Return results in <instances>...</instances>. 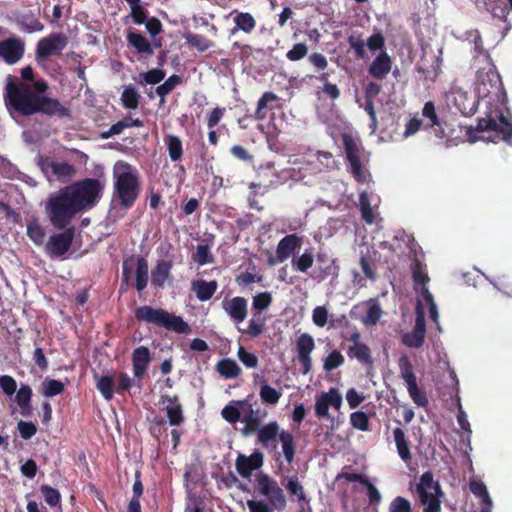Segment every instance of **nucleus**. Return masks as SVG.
I'll list each match as a JSON object with an SVG mask.
<instances>
[{
    "mask_svg": "<svg viewBox=\"0 0 512 512\" xmlns=\"http://www.w3.org/2000/svg\"><path fill=\"white\" fill-rule=\"evenodd\" d=\"M64 391V384L55 379H45L42 383V394L45 397H54Z\"/></svg>",
    "mask_w": 512,
    "mask_h": 512,
    "instance_id": "obj_56",
    "label": "nucleus"
},
{
    "mask_svg": "<svg viewBox=\"0 0 512 512\" xmlns=\"http://www.w3.org/2000/svg\"><path fill=\"white\" fill-rule=\"evenodd\" d=\"M140 99V94L132 85L125 87L121 94L122 105L129 110L137 109L140 103Z\"/></svg>",
    "mask_w": 512,
    "mask_h": 512,
    "instance_id": "obj_43",
    "label": "nucleus"
},
{
    "mask_svg": "<svg viewBox=\"0 0 512 512\" xmlns=\"http://www.w3.org/2000/svg\"><path fill=\"white\" fill-rule=\"evenodd\" d=\"M315 348V342L310 334H301L296 341L297 359L301 365V373L307 375L312 369L311 353Z\"/></svg>",
    "mask_w": 512,
    "mask_h": 512,
    "instance_id": "obj_15",
    "label": "nucleus"
},
{
    "mask_svg": "<svg viewBox=\"0 0 512 512\" xmlns=\"http://www.w3.org/2000/svg\"><path fill=\"white\" fill-rule=\"evenodd\" d=\"M166 145L171 161H179L183 155L181 139L176 135H168L166 138Z\"/></svg>",
    "mask_w": 512,
    "mask_h": 512,
    "instance_id": "obj_47",
    "label": "nucleus"
},
{
    "mask_svg": "<svg viewBox=\"0 0 512 512\" xmlns=\"http://www.w3.org/2000/svg\"><path fill=\"white\" fill-rule=\"evenodd\" d=\"M256 433L258 442L266 448L269 447L278 437L281 442L286 462L291 464L294 461L296 445L294 436L291 432L287 430H280L279 424L276 421H271L260 427Z\"/></svg>",
    "mask_w": 512,
    "mask_h": 512,
    "instance_id": "obj_8",
    "label": "nucleus"
},
{
    "mask_svg": "<svg viewBox=\"0 0 512 512\" xmlns=\"http://www.w3.org/2000/svg\"><path fill=\"white\" fill-rule=\"evenodd\" d=\"M359 208L362 219L367 224H372L375 220L373 210L371 207L370 199L366 191H362L359 194Z\"/></svg>",
    "mask_w": 512,
    "mask_h": 512,
    "instance_id": "obj_51",
    "label": "nucleus"
},
{
    "mask_svg": "<svg viewBox=\"0 0 512 512\" xmlns=\"http://www.w3.org/2000/svg\"><path fill=\"white\" fill-rule=\"evenodd\" d=\"M393 437L398 455L401 458V460L405 463L410 462L412 459V455L410 452L408 440L403 429L396 427L393 430Z\"/></svg>",
    "mask_w": 512,
    "mask_h": 512,
    "instance_id": "obj_34",
    "label": "nucleus"
},
{
    "mask_svg": "<svg viewBox=\"0 0 512 512\" xmlns=\"http://www.w3.org/2000/svg\"><path fill=\"white\" fill-rule=\"evenodd\" d=\"M415 492L418 495L424 512H440L443 495L440 484L433 479L431 471L424 472L416 484Z\"/></svg>",
    "mask_w": 512,
    "mask_h": 512,
    "instance_id": "obj_9",
    "label": "nucleus"
},
{
    "mask_svg": "<svg viewBox=\"0 0 512 512\" xmlns=\"http://www.w3.org/2000/svg\"><path fill=\"white\" fill-rule=\"evenodd\" d=\"M48 84L45 80L33 83L12 82L6 86L5 104L10 113L21 116L43 114L49 117H68L70 110L58 99L47 97Z\"/></svg>",
    "mask_w": 512,
    "mask_h": 512,
    "instance_id": "obj_2",
    "label": "nucleus"
},
{
    "mask_svg": "<svg viewBox=\"0 0 512 512\" xmlns=\"http://www.w3.org/2000/svg\"><path fill=\"white\" fill-rule=\"evenodd\" d=\"M317 261L320 263V266L318 268L316 278L324 280L329 276H338L339 267L335 264V260H329L326 254L319 253L317 255Z\"/></svg>",
    "mask_w": 512,
    "mask_h": 512,
    "instance_id": "obj_35",
    "label": "nucleus"
},
{
    "mask_svg": "<svg viewBox=\"0 0 512 512\" xmlns=\"http://www.w3.org/2000/svg\"><path fill=\"white\" fill-rule=\"evenodd\" d=\"M426 336L425 315L418 304L415 317V325L411 332L402 335V343L408 348L418 349L423 346Z\"/></svg>",
    "mask_w": 512,
    "mask_h": 512,
    "instance_id": "obj_13",
    "label": "nucleus"
},
{
    "mask_svg": "<svg viewBox=\"0 0 512 512\" xmlns=\"http://www.w3.org/2000/svg\"><path fill=\"white\" fill-rule=\"evenodd\" d=\"M422 115L429 121L424 125V128H432L436 137L443 138L445 136V131L432 101H428L424 104Z\"/></svg>",
    "mask_w": 512,
    "mask_h": 512,
    "instance_id": "obj_27",
    "label": "nucleus"
},
{
    "mask_svg": "<svg viewBox=\"0 0 512 512\" xmlns=\"http://www.w3.org/2000/svg\"><path fill=\"white\" fill-rule=\"evenodd\" d=\"M272 295L270 292H261L253 297L252 306L258 312L267 309L272 303Z\"/></svg>",
    "mask_w": 512,
    "mask_h": 512,
    "instance_id": "obj_62",
    "label": "nucleus"
},
{
    "mask_svg": "<svg viewBox=\"0 0 512 512\" xmlns=\"http://www.w3.org/2000/svg\"><path fill=\"white\" fill-rule=\"evenodd\" d=\"M342 144L352 177L359 184L366 183L370 173L363 166L366 156L361 141L349 133H343Z\"/></svg>",
    "mask_w": 512,
    "mask_h": 512,
    "instance_id": "obj_7",
    "label": "nucleus"
},
{
    "mask_svg": "<svg viewBox=\"0 0 512 512\" xmlns=\"http://www.w3.org/2000/svg\"><path fill=\"white\" fill-rule=\"evenodd\" d=\"M342 405V395L335 388H331L328 392H323L315 403V415L318 418L328 417L329 407L340 409Z\"/></svg>",
    "mask_w": 512,
    "mask_h": 512,
    "instance_id": "obj_17",
    "label": "nucleus"
},
{
    "mask_svg": "<svg viewBox=\"0 0 512 512\" xmlns=\"http://www.w3.org/2000/svg\"><path fill=\"white\" fill-rule=\"evenodd\" d=\"M51 172L59 181L66 182L70 180L76 173L75 167L68 162L52 161L49 164Z\"/></svg>",
    "mask_w": 512,
    "mask_h": 512,
    "instance_id": "obj_38",
    "label": "nucleus"
},
{
    "mask_svg": "<svg viewBox=\"0 0 512 512\" xmlns=\"http://www.w3.org/2000/svg\"><path fill=\"white\" fill-rule=\"evenodd\" d=\"M40 491L45 499V502L51 506V507H55L57 505L60 504V501H61V495H60V492L47 485V484H43L41 487H40Z\"/></svg>",
    "mask_w": 512,
    "mask_h": 512,
    "instance_id": "obj_57",
    "label": "nucleus"
},
{
    "mask_svg": "<svg viewBox=\"0 0 512 512\" xmlns=\"http://www.w3.org/2000/svg\"><path fill=\"white\" fill-rule=\"evenodd\" d=\"M488 10L492 13L493 17L506 23L505 30L511 29L508 15L512 13V0H492L488 3Z\"/></svg>",
    "mask_w": 512,
    "mask_h": 512,
    "instance_id": "obj_26",
    "label": "nucleus"
},
{
    "mask_svg": "<svg viewBox=\"0 0 512 512\" xmlns=\"http://www.w3.org/2000/svg\"><path fill=\"white\" fill-rule=\"evenodd\" d=\"M235 28L245 33H251L256 27V20L248 12H239L233 18Z\"/></svg>",
    "mask_w": 512,
    "mask_h": 512,
    "instance_id": "obj_44",
    "label": "nucleus"
},
{
    "mask_svg": "<svg viewBox=\"0 0 512 512\" xmlns=\"http://www.w3.org/2000/svg\"><path fill=\"white\" fill-rule=\"evenodd\" d=\"M217 372L226 379L237 378L241 374V368L234 359L223 358L216 364Z\"/></svg>",
    "mask_w": 512,
    "mask_h": 512,
    "instance_id": "obj_37",
    "label": "nucleus"
},
{
    "mask_svg": "<svg viewBox=\"0 0 512 512\" xmlns=\"http://www.w3.org/2000/svg\"><path fill=\"white\" fill-rule=\"evenodd\" d=\"M61 233H56L50 236L46 244V252L52 258H59L66 254L73 242L75 229L73 227L64 228Z\"/></svg>",
    "mask_w": 512,
    "mask_h": 512,
    "instance_id": "obj_12",
    "label": "nucleus"
},
{
    "mask_svg": "<svg viewBox=\"0 0 512 512\" xmlns=\"http://www.w3.org/2000/svg\"><path fill=\"white\" fill-rule=\"evenodd\" d=\"M412 279L415 285H420L422 290L427 288V283L430 278L427 273L426 265L423 264L419 259L415 258L411 264Z\"/></svg>",
    "mask_w": 512,
    "mask_h": 512,
    "instance_id": "obj_41",
    "label": "nucleus"
},
{
    "mask_svg": "<svg viewBox=\"0 0 512 512\" xmlns=\"http://www.w3.org/2000/svg\"><path fill=\"white\" fill-rule=\"evenodd\" d=\"M478 101L467 93L459 92L455 96V106L464 116H471L477 111Z\"/></svg>",
    "mask_w": 512,
    "mask_h": 512,
    "instance_id": "obj_36",
    "label": "nucleus"
},
{
    "mask_svg": "<svg viewBox=\"0 0 512 512\" xmlns=\"http://www.w3.org/2000/svg\"><path fill=\"white\" fill-rule=\"evenodd\" d=\"M172 261L159 260L151 272V284L156 288H163L166 280L169 278Z\"/></svg>",
    "mask_w": 512,
    "mask_h": 512,
    "instance_id": "obj_30",
    "label": "nucleus"
},
{
    "mask_svg": "<svg viewBox=\"0 0 512 512\" xmlns=\"http://www.w3.org/2000/svg\"><path fill=\"white\" fill-rule=\"evenodd\" d=\"M80 212L93 208L101 197L103 186L96 178H85L64 187Z\"/></svg>",
    "mask_w": 512,
    "mask_h": 512,
    "instance_id": "obj_6",
    "label": "nucleus"
},
{
    "mask_svg": "<svg viewBox=\"0 0 512 512\" xmlns=\"http://www.w3.org/2000/svg\"><path fill=\"white\" fill-rule=\"evenodd\" d=\"M27 236L35 245H42L45 240V231L36 219L27 224Z\"/></svg>",
    "mask_w": 512,
    "mask_h": 512,
    "instance_id": "obj_50",
    "label": "nucleus"
},
{
    "mask_svg": "<svg viewBox=\"0 0 512 512\" xmlns=\"http://www.w3.org/2000/svg\"><path fill=\"white\" fill-rule=\"evenodd\" d=\"M286 490L291 496L292 500H296L302 511L305 510V505L308 503V499L304 490V487L300 484L297 476H291L288 478L285 485Z\"/></svg>",
    "mask_w": 512,
    "mask_h": 512,
    "instance_id": "obj_33",
    "label": "nucleus"
},
{
    "mask_svg": "<svg viewBox=\"0 0 512 512\" xmlns=\"http://www.w3.org/2000/svg\"><path fill=\"white\" fill-rule=\"evenodd\" d=\"M135 318L139 322L153 324L177 334H190L191 327L181 316L169 313L162 308H154L150 305H143L135 310Z\"/></svg>",
    "mask_w": 512,
    "mask_h": 512,
    "instance_id": "obj_4",
    "label": "nucleus"
},
{
    "mask_svg": "<svg viewBox=\"0 0 512 512\" xmlns=\"http://www.w3.org/2000/svg\"><path fill=\"white\" fill-rule=\"evenodd\" d=\"M45 212L51 224L57 229L66 228L74 217L81 213L65 188L49 196Z\"/></svg>",
    "mask_w": 512,
    "mask_h": 512,
    "instance_id": "obj_5",
    "label": "nucleus"
},
{
    "mask_svg": "<svg viewBox=\"0 0 512 512\" xmlns=\"http://www.w3.org/2000/svg\"><path fill=\"white\" fill-rule=\"evenodd\" d=\"M302 245V238L297 234H289L283 237L277 245L276 257L279 262L286 261Z\"/></svg>",
    "mask_w": 512,
    "mask_h": 512,
    "instance_id": "obj_22",
    "label": "nucleus"
},
{
    "mask_svg": "<svg viewBox=\"0 0 512 512\" xmlns=\"http://www.w3.org/2000/svg\"><path fill=\"white\" fill-rule=\"evenodd\" d=\"M246 405H248V401L246 400L231 402L222 409L221 416L228 423L235 424L242 419L240 414V407L245 410Z\"/></svg>",
    "mask_w": 512,
    "mask_h": 512,
    "instance_id": "obj_40",
    "label": "nucleus"
},
{
    "mask_svg": "<svg viewBox=\"0 0 512 512\" xmlns=\"http://www.w3.org/2000/svg\"><path fill=\"white\" fill-rule=\"evenodd\" d=\"M113 195L119 205L129 209L134 206L141 192L139 171L125 161H117L113 167Z\"/></svg>",
    "mask_w": 512,
    "mask_h": 512,
    "instance_id": "obj_3",
    "label": "nucleus"
},
{
    "mask_svg": "<svg viewBox=\"0 0 512 512\" xmlns=\"http://www.w3.org/2000/svg\"><path fill=\"white\" fill-rule=\"evenodd\" d=\"M264 455L261 451L255 449L249 456L239 453L235 460L237 473L243 478H250L252 473L263 466Z\"/></svg>",
    "mask_w": 512,
    "mask_h": 512,
    "instance_id": "obj_14",
    "label": "nucleus"
},
{
    "mask_svg": "<svg viewBox=\"0 0 512 512\" xmlns=\"http://www.w3.org/2000/svg\"><path fill=\"white\" fill-rule=\"evenodd\" d=\"M185 39L189 45L194 47L198 52H205L214 46V42L201 34H188Z\"/></svg>",
    "mask_w": 512,
    "mask_h": 512,
    "instance_id": "obj_48",
    "label": "nucleus"
},
{
    "mask_svg": "<svg viewBox=\"0 0 512 512\" xmlns=\"http://www.w3.org/2000/svg\"><path fill=\"white\" fill-rule=\"evenodd\" d=\"M278 99L279 97L274 92H264L257 102L256 111L253 114L254 119L258 121L264 120L266 118V109H268V104L275 102Z\"/></svg>",
    "mask_w": 512,
    "mask_h": 512,
    "instance_id": "obj_42",
    "label": "nucleus"
},
{
    "mask_svg": "<svg viewBox=\"0 0 512 512\" xmlns=\"http://www.w3.org/2000/svg\"><path fill=\"white\" fill-rule=\"evenodd\" d=\"M246 407L247 409L244 410L246 414L241 419L245 425L240 431L242 435L249 436L256 433L262 427L261 420L267 416V412L261 409L254 410L250 403Z\"/></svg>",
    "mask_w": 512,
    "mask_h": 512,
    "instance_id": "obj_21",
    "label": "nucleus"
},
{
    "mask_svg": "<svg viewBox=\"0 0 512 512\" xmlns=\"http://www.w3.org/2000/svg\"><path fill=\"white\" fill-rule=\"evenodd\" d=\"M392 61L387 52L383 51L372 61L368 68L369 74L378 80H383L387 77L391 70Z\"/></svg>",
    "mask_w": 512,
    "mask_h": 512,
    "instance_id": "obj_25",
    "label": "nucleus"
},
{
    "mask_svg": "<svg viewBox=\"0 0 512 512\" xmlns=\"http://www.w3.org/2000/svg\"><path fill=\"white\" fill-rule=\"evenodd\" d=\"M350 424L353 428L360 431L369 430V418L363 411H355L350 415Z\"/></svg>",
    "mask_w": 512,
    "mask_h": 512,
    "instance_id": "obj_58",
    "label": "nucleus"
},
{
    "mask_svg": "<svg viewBox=\"0 0 512 512\" xmlns=\"http://www.w3.org/2000/svg\"><path fill=\"white\" fill-rule=\"evenodd\" d=\"M182 83V77L176 74L171 75L166 81L160 84L156 88V94L161 97V101L163 102L165 96L171 93L175 87Z\"/></svg>",
    "mask_w": 512,
    "mask_h": 512,
    "instance_id": "obj_53",
    "label": "nucleus"
},
{
    "mask_svg": "<svg viewBox=\"0 0 512 512\" xmlns=\"http://www.w3.org/2000/svg\"><path fill=\"white\" fill-rule=\"evenodd\" d=\"M135 277V288L138 292H141L146 288L149 279L148 263L147 260L142 256H138L136 258Z\"/></svg>",
    "mask_w": 512,
    "mask_h": 512,
    "instance_id": "obj_39",
    "label": "nucleus"
},
{
    "mask_svg": "<svg viewBox=\"0 0 512 512\" xmlns=\"http://www.w3.org/2000/svg\"><path fill=\"white\" fill-rule=\"evenodd\" d=\"M291 263L295 271L306 273L314 263V255L312 249L306 250L302 255L298 257H294Z\"/></svg>",
    "mask_w": 512,
    "mask_h": 512,
    "instance_id": "obj_45",
    "label": "nucleus"
},
{
    "mask_svg": "<svg viewBox=\"0 0 512 512\" xmlns=\"http://www.w3.org/2000/svg\"><path fill=\"white\" fill-rule=\"evenodd\" d=\"M308 54V46L306 43H296L287 53L286 57L289 61L296 62L303 59Z\"/></svg>",
    "mask_w": 512,
    "mask_h": 512,
    "instance_id": "obj_64",
    "label": "nucleus"
},
{
    "mask_svg": "<svg viewBox=\"0 0 512 512\" xmlns=\"http://www.w3.org/2000/svg\"><path fill=\"white\" fill-rule=\"evenodd\" d=\"M347 356L350 359L357 360L361 365L365 367H372L373 365L371 349L365 343L350 345L347 348Z\"/></svg>",
    "mask_w": 512,
    "mask_h": 512,
    "instance_id": "obj_31",
    "label": "nucleus"
},
{
    "mask_svg": "<svg viewBox=\"0 0 512 512\" xmlns=\"http://www.w3.org/2000/svg\"><path fill=\"white\" fill-rule=\"evenodd\" d=\"M344 356L338 350H333L329 355L324 359L323 368L325 371H332L344 363Z\"/></svg>",
    "mask_w": 512,
    "mask_h": 512,
    "instance_id": "obj_59",
    "label": "nucleus"
},
{
    "mask_svg": "<svg viewBox=\"0 0 512 512\" xmlns=\"http://www.w3.org/2000/svg\"><path fill=\"white\" fill-rule=\"evenodd\" d=\"M151 359L150 350L146 346H139L134 349L132 353V366L135 377H143L151 362Z\"/></svg>",
    "mask_w": 512,
    "mask_h": 512,
    "instance_id": "obj_24",
    "label": "nucleus"
},
{
    "mask_svg": "<svg viewBox=\"0 0 512 512\" xmlns=\"http://www.w3.org/2000/svg\"><path fill=\"white\" fill-rule=\"evenodd\" d=\"M341 479H345L349 482H358L361 485L365 486L367 490V497L370 504H377L381 501V493L374 486V484L371 483L367 476L360 473H350L342 471L336 476V481H339Z\"/></svg>",
    "mask_w": 512,
    "mask_h": 512,
    "instance_id": "obj_20",
    "label": "nucleus"
},
{
    "mask_svg": "<svg viewBox=\"0 0 512 512\" xmlns=\"http://www.w3.org/2000/svg\"><path fill=\"white\" fill-rule=\"evenodd\" d=\"M15 401L19 406L20 413L23 417H30L32 415V389L29 385H21V387L15 392Z\"/></svg>",
    "mask_w": 512,
    "mask_h": 512,
    "instance_id": "obj_32",
    "label": "nucleus"
},
{
    "mask_svg": "<svg viewBox=\"0 0 512 512\" xmlns=\"http://www.w3.org/2000/svg\"><path fill=\"white\" fill-rule=\"evenodd\" d=\"M67 45V38L62 34H52L41 39L37 44L36 54L39 58L46 59L51 55L62 51Z\"/></svg>",
    "mask_w": 512,
    "mask_h": 512,
    "instance_id": "obj_18",
    "label": "nucleus"
},
{
    "mask_svg": "<svg viewBox=\"0 0 512 512\" xmlns=\"http://www.w3.org/2000/svg\"><path fill=\"white\" fill-rule=\"evenodd\" d=\"M223 309L235 323L243 322L247 317V300L236 296L223 302Z\"/></svg>",
    "mask_w": 512,
    "mask_h": 512,
    "instance_id": "obj_23",
    "label": "nucleus"
},
{
    "mask_svg": "<svg viewBox=\"0 0 512 512\" xmlns=\"http://www.w3.org/2000/svg\"><path fill=\"white\" fill-rule=\"evenodd\" d=\"M470 491L479 498L483 505L492 506V500L485 484L482 481L472 480L469 483Z\"/></svg>",
    "mask_w": 512,
    "mask_h": 512,
    "instance_id": "obj_52",
    "label": "nucleus"
},
{
    "mask_svg": "<svg viewBox=\"0 0 512 512\" xmlns=\"http://www.w3.org/2000/svg\"><path fill=\"white\" fill-rule=\"evenodd\" d=\"M24 42L17 37H10L0 41V60L8 65L20 61L24 55Z\"/></svg>",
    "mask_w": 512,
    "mask_h": 512,
    "instance_id": "obj_16",
    "label": "nucleus"
},
{
    "mask_svg": "<svg viewBox=\"0 0 512 512\" xmlns=\"http://www.w3.org/2000/svg\"><path fill=\"white\" fill-rule=\"evenodd\" d=\"M193 260L200 266L214 262V257L207 244H199L196 252L192 255Z\"/></svg>",
    "mask_w": 512,
    "mask_h": 512,
    "instance_id": "obj_55",
    "label": "nucleus"
},
{
    "mask_svg": "<svg viewBox=\"0 0 512 512\" xmlns=\"http://www.w3.org/2000/svg\"><path fill=\"white\" fill-rule=\"evenodd\" d=\"M398 367L400 377L404 380L409 396L413 402L418 407H426L428 405L427 395L418 388L417 378L409 357L406 355L401 356L398 360Z\"/></svg>",
    "mask_w": 512,
    "mask_h": 512,
    "instance_id": "obj_10",
    "label": "nucleus"
},
{
    "mask_svg": "<svg viewBox=\"0 0 512 512\" xmlns=\"http://www.w3.org/2000/svg\"><path fill=\"white\" fill-rule=\"evenodd\" d=\"M97 378L96 387L104 397L105 400L109 401L114 396V380L110 375H105Z\"/></svg>",
    "mask_w": 512,
    "mask_h": 512,
    "instance_id": "obj_49",
    "label": "nucleus"
},
{
    "mask_svg": "<svg viewBox=\"0 0 512 512\" xmlns=\"http://www.w3.org/2000/svg\"><path fill=\"white\" fill-rule=\"evenodd\" d=\"M478 95L482 98H489L485 116L479 118L474 129L470 126L467 129V136L471 143L477 141L475 131L493 132L492 142L503 141L512 144V120L510 111L506 107L508 102L507 92L504 88L502 78L496 67L492 65L487 72L478 74Z\"/></svg>",
    "mask_w": 512,
    "mask_h": 512,
    "instance_id": "obj_1",
    "label": "nucleus"
},
{
    "mask_svg": "<svg viewBox=\"0 0 512 512\" xmlns=\"http://www.w3.org/2000/svg\"><path fill=\"white\" fill-rule=\"evenodd\" d=\"M256 482L259 492L268 498L275 509L281 511L286 508L287 501L283 490L273 478L268 474L260 473L256 477Z\"/></svg>",
    "mask_w": 512,
    "mask_h": 512,
    "instance_id": "obj_11",
    "label": "nucleus"
},
{
    "mask_svg": "<svg viewBox=\"0 0 512 512\" xmlns=\"http://www.w3.org/2000/svg\"><path fill=\"white\" fill-rule=\"evenodd\" d=\"M127 43L133 47L138 54L151 56L154 54L152 44L138 31H129L126 36Z\"/></svg>",
    "mask_w": 512,
    "mask_h": 512,
    "instance_id": "obj_29",
    "label": "nucleus"
},
{
    "mask_svg": "<svg viewBox=\"0 0 512 512\" xmlns=\"http://www.w3.org/2000/svg\"><path fill=\"white\" fill-rule=\"evenodd\" d=\"M347 42L358 58L364 59L366 57L365 42L360 35L352 34L348 36Z\"/></svg>",
    "mask_w": 512,
    "mask_h": 512,
    "instance_id": "obj_61",
    "label": "nucleus"
},
{
    "mask_svg": "<svg viewBox=\"0 0 512 512\" xmlns=\"http://www.w3.org/2000/svg\"><path fill=\"white\" fill-rule=\"evenodd\" d=\"M266 319L261 316L260 312L254 313L253 317L249 320L248 328L244 333L251 337H258L263 333Z\"/></svg>",
    "mask_w": 512,
    "mask_h": 512,
    "instance_id": "obj_54",
    "label": "nucleus"
},
{
    "mask_svg": "<svg viewBox=\"0 0 512 512\" xmlns=\"http://www.w3.org/2000/svg\"><path fill=\"white\" fill-rule=\"evenodd\" d=\"M388 512H412V505L408 499L397 496L390 502Z\"/></svg>",
    "mask_w": 512,
    "mask_h": 512,
    "instance_id": "obj_63",
    "label": "nucleus"
},
{
    "mask_svg": "<svg viewBox=\"0 0 512 512\" xmlns=\"http://www.w3.org/2000/svg\"><path fill=\"white\" fill-rule=\"evenodd\" d=\"M281 392L268 385L265 380H263V384L259 390V396L264 404L267 405H276L280 398Z\"/></svg>",
    "mask_w": 512,
    "mask_h": 512,
    "instance_id": "obj_46",
    "label": "nucleus"
},
{
    "mask_svg": "<svg viewBox=\"0 0 512 512\" xmlns=\"http://www.w3.org/2000/svg\"><path fill=\"white\" fill-rule=\"evenodd\" d=\"M160 403L166 404L163 407V411H165L171 426H179L184 422L183 408L177 395H162Z\"/></svg>",
    "mask_w": 512,
    "mask_h": 512,
    "instance_id": "obj_19",
    "label": "nucleus"
},
{
    "mask_svg": "<svg viewBox=\"0 0 512 512\" xmlns=\"http://www.w3.org/2000/svg\"><path fill=\"white\" fill-rule=\"evenodd\" d=\"M237 356L246 368H256L258 366V357L254 353L247 351L243 346H239Z\"/></svg>",
    "mask_w": 512,
    "mask_h": 512,
    "instance_id": "obj_60",
    "label": "nucleus"
},
{
    "mask_svg": "<svg viewBox=\"0 0 512 512\" xmlns=\"http://www.w3.org/2000/svg\"><path fill=\"white\" fill-rule=\"evenodd\" d=\"M218 288L216 280L206 281L203 279L193 280L191 283V290L195 292L196 298L205 302L210 300Z\"/></svg>",
    "mask_w": 512,
    "mask_h": 512,
    "instance_id": "obj_28",
    "label": "nucleus"
}]
</instances>
